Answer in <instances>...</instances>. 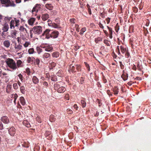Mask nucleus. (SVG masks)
<instances>
[{"label":"nucleus","instance_id":"obj_45","mask_svg":"<svg viewBox=\"0 0 151 151\" xmlns=\"http://www.w3.org/2000/svg\"><path fill=\"white\" fill-rule=\"evenodd\" d=\"M22 145L23 147H29L28 143H25L24 145L23 144Z\"/></svg>","mask_w":151,"mask_h":151},{"label":"nucleus","instance_id":"obj_64","mask_svg":"<svg viewBox=\"0 0 151 151\" xmlns=\"http://www.w3.org/2000/svg\"><path fill=\"white\" fill-rule=\"evenodd\" d=\"M109 37L110 38H112V34H109Z\"/></svg>","mask_w":151,"mask_h":151},{"label":"nucleus","instance_id":"obj_14","mask_svg":"<svg viewBox=\"0 0 151 151\" xmlns=\"http://www.w3.org/2000/svg\"><path fill=\"white\" fill-rule=\"evenodd\" d=\"M35 20L34 18H31L28 20V23L30 25H33Z\"/></svg>","mask_w":151,"mask_h":151},{"label":"nucleus","instance_id":"obj_3","mask_svg":"<svg viewBox=\"0 0 151 151\" xmlns=\"http://www.w3.org/2000/svg\"><path fill=\"white\" fill-rule=\"evenodd\" d=\"M22 48V45L20 44L15 43L14 46V52L17 53V55H19V57H22V55L23 54V51H21Z\"/></svg>","mask_w":151,"mask_h":151},{"label":"nucleus","instance_id":"obj_7","mask_svg":"<svg viewBox=\"0 0 151 151\" xmlns=\"http://www.w3.org/2000/svg\"><path fill=\"white\" fill-rule=\"evenodd\" d=\"M54 87L55 89H57L58 92L61 93L64 92L65 90V88L63 86L60 87V86L57 84H55Z\"/></svg>","mask_w":151,"mask_h":151},{"label":"nucleus","instance_id":"obj_31","mask_svg":"<svg viewBox=\"0 0 151 151\" xmlns=\"http://www.w3.org/2000/svg\"><path fill=\"white\" fill-rule=\"evenodd\" d=\"M28 52L29 54H32L35 52V51L33 48H31L28 50Z\"/></svg>","mask_w":151,"mask_h":151},{"label":"nucleus","instance_id":"obj_13","mask_svg":"<svg viewBox=\"0 0 151 151\" xmlns=\"http://www.w3.org/2000/svg\"><path fill=\"white\" fill-rule=\"evenodd\" d=\"M10 42L8 40H5L3 42V45L6 48L9 47L10 45Z\"/></svg>","mask_w":151,"mask_h":151},{"label":"nucleus","instance_id":"obj_22","mask_svg":"<svg viewBox=\"0 0 151 151\" xmlns=\"http://www.w3.org/2000/svg\"><path fill=\"white\" fill-rule=\"evenodd\" d=\"M19 100L21 104L24 105L25 104V102L24 100V99L23 97H21L20 98Z\"/></svg>","mask_w":151,"mask_h":151},{"label":"nucleus","instance_id":"obj_28","mask_svg":"<svg viewBox=\"0 0 151 151\" xmlns=\"http://www.w3.org/2000/svg\"><path fill=\"white\" fill-rule=\"evenodd\" d=\"M12 97L14 98V102L15 104L16 103V100L17 99V97H18V96L16 94H12Z\"/></svg>","mask_w":151,"mask_h":151},{"label":"nucleus","instance_id":"obj_42","mask_svg":"<svg viewBox=\"0 0 151 151\" xmlns=\"http://www.w3.org/2000/svg\"><path fill=\"white\" fill-rule=\"evenodd\" d=\"M18 76L19 78V79L21 81H22L23 80L22 79V76L21 74H19L18 75Z\"/></svg>","mask_w":151,"mask_h":151},{"label":"nucleus","instance_id":"obj_51","mask_svg":"<svg viewBox=\"0 0 151 151\" xmlns=\"http://www.w3.org/2000/svg\"><path fill=\"white\" fill-rule=\"evenodd\" d=\"M85 63L86 66L87 67V68L88 69V70H90V68L89 65L87 63H86V62H85Z\"/></svg>","mask_w":151,"mask_h":151},{"label":"nucleus","instance_id":"obj_55","mask_svg":"<svg viewBox=\"0 0 151 151\" xmlns=\"http://www.w3.org/2000/svg\"><path fill=\"white\" fill-rule=\"evenodd\" d=\"M50 134V132L48 131H46L45 134L46 136Z\"/></svg>","mask_w":151,"mask_h":151},{"label":"nucleus","instance_id":"obj_10","mask_svg":"<svg viewBox=\"0 0 151 151\" xmlns=\"http://www.w3.org/2000/svg\"><path fill=\"white\" fill-rule=\"evenodd\" d=\"M39 7H40L39 5H36L32 10V13L33 14H34L35 15H36V13L38 12Z\"/></svg>","mask_w":151,"mask_h":151},{"label":"nucleus","instance_id":"obj_58","mask_svg":"<svg viewBox=\"0 0 151 151\" xmlns=\"http://www.w3.org/2000/svg\"><path fill=\"white\" fill-rule=\"evenodd\" d=\"M16 1L17 3H19L21 2V0H16Z\"/></svg>","mask_w":151,"mask_h":151},{"label":"nucleus","instance_id":"obj_15","mask_svg":"<svg viewBox=\"0 0 151 151\" xmlns=\"http://www.w3.org/2000/svg\"><path fill=\"white\" fill-rule=\"evenodd\" d=\"M45 48V50L47 52H50L52 50V47L50 45H47L43 47Z\"/></svg>","mask_w":151,"mask_h":151},{"label":"nucleus","instance_id":"obj_12","mask_svg":"<svg viewBox=\"0 0 151 151\" xmlns=\"http://www.w3.org/2000/svg\"><path fill=\"white\" fill-rule=\"evenodd\" d=\"M9 132L11 135L14 136L15 133V129L13 127H11L9 129Z\"/></svg>","mask_w":151,"mask_h":151},{"label":"nucleus","instance_id":"obj_47","mask_svg":"<svg viewBox=\"0 0 151 151\" xmlns=\"http://www.w3.org/2000/svg\"><path fill=\"white\" fill-rule=\"evenodd\" d=\"M124 54L126 57L128 58L129 57V54L128 53L127 51Z\"/></svg>","mask_w":151,"mask_h":151},{"label":"nucleus","instance_id":"obj_50","mask_svg":"<svg viewBox=\"0 0 151 151\" xmlns=\"http://www.w3.org/2000/svg\"><path fill=\"white\" fill-rule=\"evenodd\" d=\"M85 63L86 66L87 67V68L88 69V70H90V68L89 65L87 63H86V62H85Z\"/></svg>","mask_w":151,"mask_h":151},{"label":"nucleus","instance_id":"obj_9","mask_svg":"<svg viewBox=\"0 0 151 151\" xmlns=\"http://www.w3.org/2000/svg\"><path fill=\"white\" fill-rule=\"evenodd\" d=\"M48 25L50 27H52L54 28H57L59 27V26L54 22H52V21L50 19L47 21Z\"/></svg>","mask_w":151,"mask_h":151},{"label":"nucleus","instance_id":"obj_43","mask_svg":"<svg viewBox=\"0 0 151 151\" xmlns=\"http://www.w3.org/2000/svg\"><path fill=\"white\" fill-rule=\"evenodd\" d=\"M3 128V125L1 121H0V129L2 130Z\"/></svg>","mask_w":151,"mask_h":151},{"label":"nucleus","instance_id":"obj_48","mask_svg":"<svg viewBox=\"0 0 151 151\" xmlns=\"http://www.w3.org/2000/svg\"><path fill=\"white\" fill-rule=\"evenodd\" d=\"M40 62V60L38 59H37L36 60V63L38 65Z\"/></svg>","mask_w":151,"mask_h":151},{"label":"nucleus","instance_id":"obj_18","mask_svg":"<svg viewBox=\"0 0 151 151\" xmlns=\"http://www.w3.org/2000/svg\"><path fill=\"white\" fill-rule=\"evenodd\" d=\"M121 51L123 54L124 55V53L127 51V48H124V46H121L120 47Z\"/></svg>","mask_w":151,"mask_h":151},{"label":"nucleus","instance_id":"obj_54","mask_svg":"<svg viewBox=\"0 0 151 151\" xmlns=\"http://www.w3.org/2000/svg\"><path fill=\"white\" fill-rule=\"evenodd\" d=\"M76 68L77 70H79L80 68V66L78 65H76Z\"/></svg>","mask_w":151,"mask_h":151},{"label":"nucleus","instance_id":"obj_19","mask_svg":"<svg viewBox=\"0 0 151 151\" xmlns=\"http://www.w3.org/2000/svg\"><path fill=\"white\" fill-rule=\"evenodd\" d=\"M19 30L21 32H23L24 33H28L27 30V29H26L24 28L23 27V26H21L19 29Z\"/></svg>","mask_w":151,"mask_h":151},{"label":"nucleus","instance_id":"obj_6","mask_svg":"<svg viewBox=\"0 0 151 151\" xmlns=\"http://www.w3.org/2000/svg\"><path fill=\"white\" fill-rule=\"evenodd\" d=\"M19 20L17 19L12 20L10 23V28L12 29L14 28L15 27H18L19 24Z\"/></svg>","mask_w":151,"mask_h":151},{"label":"nucleus","instance_id":"obj_2","mask_svg":"<svg viewBox=\"0 0 151 151\" xmlns=\"http://www.w3.org/2000/svg\"><path fill=\"white\" fill-rule=\"evenodd\" d=\"M5 62L7 65V67H9L12 70H15L17 69L16 63L13 59L8 58L6 60Z\"/></svg>","mask_w":151,"mask_h":151},{"label":"nucleus","instance_id":"obj_63","mask_svg":"<svg viewBox=\"0 0 151 151\" xmlns=\"http://www.w3.org/2000/svg\"><path fill=\"white\" fill-rule=\"evenodd\" d=\"M2 17L3 16L1 14H0V20H1L2 18Z\"/></svg>","mask_w":151,"mask_h":151},{"label":"nucleus","instance_id":"obj_49","mask_svg":"<svg viewBox=\"0 0 151 151\" xmlns=\"http://www.w3.org/2000/svg\"><path fill=\"white\" fill-rule=\"evenodd\" d=\"M26 72L27 73H28V75H29L30 72L29 70V68H27L26 69Z\"/></svg>","mask_w":151,"mask_h":151},{"label":"nucleus","instance_id":"obj_33","mask_svg":"<svg viewBox=\"0 0 151 151\" xmlns=\"http://www.w3.org/2000/svg\"><path fill=\"white\" fill-rule=\"evenodd\" d=\"M82 106L83 108L85 107L86 106V103L83 100H82L81 101Z\"/></svg>","mask_w":151,"mask_h":151},{"label":"nucleus","instance_id":"obj_34","mask_svg":"<svg viewBox=\"0 0 151 151\" xmlns=\"http://www.w3.org/2000/svg\"><path fill=\"white\" fill-rule=\"evenodd\" d=\"M113 91L115 94H117L118 93V89L116 87L114 89Z\"/></svg>","mask_w":151,"mask_h":151},{"label":"nucleus","instance_id":"obj_21","mask_svg":"<svg viewBox=\"0 0 151 151\" xmlns=\"http://www.w3.org/2000/svg\"><path fill=\"white\" fill-rule=\"evenodd\" d=\"M32 81L35 84H37L39 82V80L35 76H34L32 79Z\"/></svg>","mask_w":151,"mask_h":151},{"label":"nucleus","instance_id":"obj_57","mask_svg":"<svg viewBox=\"0 0 151 151\" xmlns=\"http://www.w3.org/2000/svg\"><path fill=\"white\" fill-rule=\"evenodd\" d=\"M56 65V64L55 63H54V62H52V63L51 65L52 66L54 67Z\"/></svg>","mask_w":151,"mask_h":151},{"label":"nucleus","instance_id":"obj_46","mask_svg":"<svg viewBox=\"0 0 151 151\" xmlns=\"http://www.w3.org/2000/svg\"><path fill=\"white\" fill-rule=\"evenodd\" d=\"M65 98L67 100H69V95L68 94H67L65 96Z\"/></svg>","mask_w":151,"mask_h":151},{"label":"nucleus","instance_id":"obj_20","mask_svg":"<svg viewBox=\"0 0 151 151\" xmlns=\"http://www.w3.org/2000/svg\"><path fill=\"white\" fill-rule=\"evenodd\" d=\"M9 28L8 25L7 24H5L4 25L2 29L3 30L4 32H6L8 30Z\"/></svg>","mask_w":151,"mask_h":151},{"label":"nucleus","instance_id":"obj_39","mask_svg":"<svg viewBox=\"0 0 151 151\" xmlns=\"http://www.w3.org/2000/svg\"><path fill=\"white\" fill-rule=\"evenodd\" d=\"M36 119L37 122H39V123H41L42 122L41 119L40 118L39 116H37L36 118Z\"/></svg>","mask_w":151,"mask_h":151},{"label":"nucleus","instance_id":"obj_27","mask_svg":"<svg viewBox=\"0 0 151 151\" xmlns=\"http://www.w3.org/2000/svg\"><path fill=\"white\" fill-rule=\"evenodd\" d=\"M45 6L47 9L49 10H52V6L51 4H46Z\"/></svg>","mask_w":151,"mask_h":151},{"label":"nucleus","instance_id":"obj_60","mask_svg":"<svg viewBox=\"0 0 151 151\" xmlns=\"http://www.w3.org/2000/svg\"><path fill=\"white\" fill-rule=\"evenodd\" d=\"M84 81V80L83 78H81V83H82Z\"/></svg>","mask_w":151,"mask_h":151},{"label":"nucleus","instance_id":"obj_32","mask_svg":"<svg viewBox=\"0 0 151 151\" xmlns=\"http://www.w3.org/2000/svg\"><path fill=\"white\" fill-rule=\"evenodd\" d=\"M55 118L53 115H50V120L51 122H53L55 121Z\"/></svg>","mask_w":151,"mask_h":151},{"label":"nucleus","instance_id":"obj_30","mask_svg":"<svg viewBox=\"0 0 151 151\" xmlns=\"http://www.w3.org/2000/svg\"><path fill=\"white\" fill-rule=\"evenodd\" d=\"M35 60V58L32 57H28V58L27 61L29 63H31L32 61H33Z\"/></svg>","mask_w":151,"mask_h":151},{"label":"nucleus","instance_id":"obj_17","mask_svg":"<svg viewBox=\"0 0 151 151\" xmlns=\"http://www.w3.org/2000/svg\"><path fill=\"white\" fill-rule=\"evenodd\" d=\"M22 62L21 60H18L17 61V68H19L20 67H22Z\"/></svg>","mask_w":151,"mask_h":151},{"label":"nucleus","instance_id":"obj_41","mask_svg":"<svg viewBox=\"0 0 151 151\" xmlns=\"http://www.w3.org/2000/svg\"><path fill=\"white\" fill-rule=\"evenodd\" d=\"M75 20H76L75 19L72 18L70 19V22L74 24L75 23Z\"/></svg>","mask_w":151,"mask_h":151},{"label":"nucleus","instance_id":"obj_24","mask_svg":"<svg viewBox=\"0 0 151 151\" xmlns=\"http://www.w3.org/2000/svg\"><path fill=\"white\" fill-rule=\"evenodd\" d=\"M59 53L58 52H55L52 53V56L53 57L57 58L59 57Z\"/></svg>","mask_w":151,"mask_h":151},{"label":"nucleus","instance_id":"obj_53","mask_svg":"<svg viewBox=\"0 0 151 151\" xmlns=\"http://www.w3.org/2000/svg\"><path fill=\"white\" fill-rule=\"evenodd\" d=\"M106 21L107 23L108 24L110 22V19L109 18H107L106 19Z\"/></svg>","mask_w":151,"mask_h":151},{"label":"nucleus","instance_id":"obj_26","mask_svg":"<svg viewBox=\"0 0 151 151\" xmlns=\"http://www.w3.org/2000/svg\"><path fill=\"white\" fill-rule=\"evenodd\" d=\"M50 55L49 53H44L43 55V58L44 59L48 58L50 57Z\"/></svg>","mask_w":151,"mask_h":151},{"label":"nucleus","instance_id":"obj_11","mask_svg":"<svg viewBox=\"0 0 151 151\" xmlns=\"http://www.w3.org/2000/svg\"><path fill=\"white\" fill-rule=\"evenodd\" d=\"M1 121L4 124H8L9 122V120L7 116H4L1 117Z\"/></svg>","mask_w":151,"mask_h":151},{"label":"nucleus","instance_id":"obj_40","mask_svg":"<svg viewBox=\"0 0 151 151\" xmlns=\"http://www.w3.org/2000/svg\"><path fill=\"white\" fill-rule=\"evenodd\" d=\"M107 28L109 30V34H112V29L110 27H109L108 26H107Z\"/></svg>","mask_w":151,"mask_h":151},{"label":"nucleus","instance_id":"obj_8","mask_svg":"<svg viewBox=\"0 0 151 151\" xmlns=\"http://www.w3.org/2000/svg\"><path fill=\"white\" fill-rule=\"evenodd\" d=\"M21 43L25 47H27L30 45V42L29 40L26 39H22L21 42Z\"/></svg>","mask_w":151,"mask_h":151},{"label":"nucleus","instance_id":"obj_44","mask_svg":"<svg viewBox=\"0 0 151 151\" xmlns=\"http://www.w3.org/2000/svg\"><path fill=\"white\" fill-rule=\"evenodd\" d=\"M67 112L69 114H71L72 113V111L70 109H67Z\"/></svg>","mask_w":151,"mask_h":151},{"label":"nucleus","instance_id":"obj_56","mask_svg":"<svg viewBox=\"0 0 151 151\" xmlns=\"http://www.w3.org/2000/svg\"><path fill=\"white\" fill-rule=\"evenodd\" d=\"M73 108L75 109H77V108H78V107L77 106V105L76 104H75L73 106Z\"/></svg>","mask_w":151,"mask_h":151},{"label":"nucleus","instance_id":"obj_29","mask_svg":"<svg viewBox=\"0 0 151 151\" xmlns=\"http://www.w3.org/2000/svg\"><path fill=\"white\" fill-rule=\"evenodd\" d=\"M17 34V32L15 31H13L12 32V33L11 34V36L13 38H14L15 37Z\"/></svg>","mask_w":151,"mask_h":151},{"label":"nucleus","instance_id":"obj_4","mask_svg":"<svg viewBox=\"0 0 151 151\" xmlns=\"http://www.w3.org/2000/svg\"><path fill=\"white\" fill-rule=\"evenodd\" d=\"M33 31L35 34H40L42 31V28L40 26H37L33 27L32 29L30 30V36L32 37V31Z\"/></svg>","mask_w":151,"mask_h":151},{"label":"nucleus","instance_id":"obj_62","mask_svg":"<svg viewBox=\"0 0 151 151\" xmlns=\"http://www.w3.org/2000/svg\"><path fill=\"white\" fill-rule=\"evenodd\" d=\"M117 47H118V53L119 54H120V52H119V46H118Z\"/></svg>","mask_w":151,"mask_h":151},{"label":"nucleus","instance_id":"obj_59","mask_svg":"<svg viewBox=\"0 0 151 151\" xmlns=\"http://www.w3.org/2000/svg\"><path fill=\"white\" fill-rule=\"evenodd\" d=\"M101 16L102 18H104L105 17V15L102 13L101 14Z\"/></svg>","mask_w":151,"mask_h":151},{"label":"nucleus","instance_id":"obj_5","mask_svg":"<svg viewBox=\"0 0 151 151\" xmlns=\"http://www.w3.org/2000/svg\"><path fill=\"white\" fill-rule=\"evenodd\" d=\"M1 3L3 6L9 7V6L14 7L15 4L14 2H11L10 0H0Z\"/></svg>","mask_w":151,"mask_h":151},{"label":"nucleus","instance_id":"obj_38","mask_svg":"<svg viewBox=\"0 0 151 151\" xmlns=\"http://www.w3.org/2000/svg\"><path fill=\"white\" fill-rule=\"evenodd\" d=\"M75 27L76 28V30L78 32H79L80 28H79V25L77 24H75Z\"/></svg>","mask_w":151,"mask_h":151},{"label":"nucleus","instance_id":"obj_16","mask_svg":"<svg viewBox=\"0 0 151 151\" xmlns=\"http://www.w3.org/2000/svg\"><path fill=\"white\" fill-rule=\"evenodd\" d=\"M49 15L47 14H42L41 17L42 19L44 21L47 20L49 18Z\"/></svg>","mask_w":151,"mask_h":151},{"label":"nucleus","instance_id":"obj_1","mask_svg":"<svg viewBox=\"0 0 151 151\" xmlns=\"http://www.w3.org/2000/svg\"><path fill=\"white\" fill-rule=\"evenodd\" d=\"M51 30L49 29H47L42 34L43 36H45V38L47 39L50 37L55 38L58 37L59 34L58 32L57 31H53L50 32Z\"/></svg>","mask_w":151,"mask_h":151},{"label":"nucleus","instance_id":"obj_52","mask_svg":"<svg viewBox=\"0 0 151 151\" xmlns=\"http://www.w3.org/2000/svg\"><path fill=\"white\" fill-rule=\"evenodd\" d=\"M70 68L71 69L72 72L74 71V67L73 66H70Z\"/></svg>","mask_w":151,"mask_h":151},{"label":"nucleus","instance_id":"obj_37","mask_svg":"<svg viewBox=\"0 0 151 151\" xmlns=\"http://www.w3.org/2000/svg\"><path fill=\"white\" fill-rule=\"evenodd\" d=\"M13 87L14 89H17L18 88L17 83H14L13 84Z\"/></svg>","mask_w":151,"mask_h":151},{"label":"nucleus","instance_id":"obj_35","mask_svg":"<svg viewBox=\"0 0 151 151\" xmlns=\"http://www.w3.org/2000/svg\"><path fill=\"white\" fill-rule=\"evenodd\" d=\"M20 91L22 93H24L25 92V88L24 86H22L20 88Z\"/></svg>","mask_w":151,"mask_h":151},{"label":"nucleus","instance_id":"obj_23","mask_svg":"<svg viewBox=\"0 0 151 151\" xmlns=\"http://www.w3.org/2000/svg\"><path fill=\"white\" fill-rule=\"evenodd\" d=\"M12 86L10 85H8L7 86L6 89V91L7 93H9L11 91Z\"/></svg>","mask_w":151,"mask_h":151},{"label":"nucleus","instance_id":"obj_25","mask_svg":"<svg viewBox=\"0 0 151 151\" xmlns=\"http://www.w3.org/2000/svg\"><path fill=\"white\" fill-rule=\"evenodd\" d=\"M86 31V28L85 27L82 28L80 30V32L79 34L82 35L83 34V33Z\"/></svg>","mask_w":151,"mask_h":151},{"label":"nucleus","instance_id":"obj_61","mask_svg":"<svg viewBox=\"0 0 151 151\" xmlns=\"http://www.w3.org/2000/svg\"><path fill=\"white\" fill-rule=\"evenodd\" d=\"M99 26H100V27H101V28H104V27L103 26V25L101 24V23L100 24H99Z\"/></svg>","mask_w":151,"mask_h":151},{"label":"nucleus","instance_id":"obj_36","mask_svg":"<svg viewBox=\"0 0 151 151\" xmlns=\"http://www.w3.org/2000/svg\"><path fill=\"white\" fill-rule=\"evenodd\" d=\"M37 52L39 54H40L42 51V49L40 47H38L37 48Z\"/></svg>","mask_w":151,"mask_h":151}]
</instances>
